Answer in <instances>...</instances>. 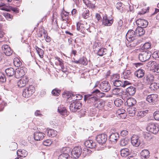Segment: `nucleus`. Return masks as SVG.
Here are the masks:
<instances>
[{"label":"nucleus","instance_id":"f257e3e1","mask_svg":"<svg viewBox=\"0 0 159 159\" xmlns=\"http://www.w3.org/2000/svg\"><path fill=\"white\" fill-rule=\"evenodd\" d=\"M35 88L32 85L27 87L23 91L22 95L26 98L30 97L35 91Z\"/></svg>","mask_w":159,"mask_h":159},{"label":"nucleus","instance_id":"f03ea898","mask_svg":"<svg viewBox=\"0 0 159 159\" xmlns=\"http://www.w3.org/2000/svg\"><path fill=\"white\" fill-rule=\"evenodd\" d=\"M81 103L79 101L75 100L70 104L69 107L70 109L72 112H75L81 108Z\"/></svg>","mask_w":159,"mask_h":159},{"label":"nucleus","instance_id":"7ed1b4c3","mask_svg":"<svg viewBox=\"0 0 159 159\" xmlns=\"http://www.w3.org/2000/svg\"><path fill=\"white\" fill-rule=\"evenodd\" d=\"M151 55L152 53L148 50L142 52L139 55V59L141 61H145L150 58Z\"/></svg>","mask_w":159,"mask_h":159},{"label":"nucleus","instance_id":"20e7f679","mask_svg":"<svg viewBox=\"0 0 159 159\" xmlns=\"http://www.w3.org/2000/svg\"><path fill=\"white\" fill-rule=\"evenodd\" d=\"M99 88L102 91L106 92L111 89V87L108 81H104L100 83Z\"/></svg>","mask_w":159,"mask_h":159},{"label":"nucleus","instance_id":"39448f33","mask_svg":"<svg viewBox=\"0 0 159 159\" xmlns=\"http://www.w3.org/2000/svg\"><path fill=\"white\" fill-rule=\"evenodd\" d=\"M112 82L114 85L116 87L121 86L125 87L126 86L130 84V83L127 81H124L123 82L119 80H112Z\"/></svg>","mask_w":159,"mask_h":159},{"label":"nucleus","instance_id":"423d86ee","mask_svg":"<svg viewBox=\"0 0 159 159\" xmlns=\"http://www.w3.org/2000/svg\"><path fill=\"white\" fill-rule=\"evenodd\" d=\"M28 78L26 76H25L22 77L17 81V85L18 87L22 88L25 86L28 83Z\"/></svg>","mask_w":159,"mask_h":159},{"label":"nucleus","instance_id":"0eeeda50","mask_svg":"<svg viewBox=\"0 0 159 159\" xmlns=\"http://www.w3.org/2000/svg\"><path fill=\"white\" fill-rule=\"evenodd\" d=\"M82 152V149L80 146H77L74 148L71 152V154L75 158L79 157Z\"/></svg>","mask_w":159,"mask_h":159},{"label":"nucleus","instance_id":"6e6552de","mask_svg":"<svg viewBox=\"0 0 159 159\" xmlns=\"http://www.w3.org/2000/svg\"><path fill=\"white\" fill-rule=\"evenodd\" d=\"M126 37L128 41L132 42L135 39V32L133 30H129L126 34Z\"/></svg>","mask_w":159,"mask_h":159},{"label":"nucleus","instance_id":"1a4fd4ad","mask_svg":"<svg viewBox=\"0 0 159 159\" xmlns=\"http://www.w3.org/2000/svg\"><path fill=\"white\" fill-rule=\"evenodd\" d=\"M147 129L148 131L154 134H157L158 131V127L154 123L149 124Z\"/></svg>","mask_w":159,"mask_h":159},{"label":"nucleus","instance_id":"9d476101","mask_svg":"<svg viewBox=\"0 0 159 159\" xmlns=\"http://www.w3.org/2000/svg\"><path fill=\"white\" fill-rule=\"evenodd\" d=\"M131 142L133 146L135 147L139 146L141 143L140 138L136 135H133L131 138Z\"/></svg>","mask_w":159,"mask_h":159},{"label":"nucleus","instance_id":"9b49d317","mask_svg":"<svg viewBox=\"0 0 159 159\" xmlns=\"http://www.w3.org/2000/svg\"><path fill=\"white\" fill-rule=\"evenodd\" d=\"M154 79V76L152 74H148L143 79V82L146 84H150L152 82Z\"/></svg>","mask_w":159,"mask_h":159},{"label":"nucleus","instance_id":"f8f14e48","mask_svg":"<svg viewBox=\"0 0 159 159\" xmlns=\"http://www.w3.org/2000/svg\"><path fill=\"white\" fill-rule=\"evenodd\" d=\"M2 49L5 54L8 56H11L13 52V51L10 47L7 45H3L2 46Z\"/></svg>","mask_w":159,"mask_h":159},{"label":"nucleus","instance_id":"ddd939ff","mask_svg":"<svg viewBox=\"0 0 159 159\" xmlns=\"http://www.w3.org/2000/svg\"><path fill=\"white\" fill-rule=\"evenodd\" d=\"M107 138V136L105 134H101L98 135L96 137L97 141L99 144H102L106 142Z\"/></svg>","mask_w":159,"mask_h":159},{"label":"nucleus","instance_id":"4468645a","mask_svg":"<svg viewBox=\"0 0 159 159\" xmlns=\"http://www.w3.org/2000/svg\"><path fill=\"white\" fill-rule=\"evenodd\" d=\"M158 95L157 94H152L148 95L146 98V100L149 103H155L157 100Z\"/></svg>","mask_w":159,"mask_h":159},{"label":"nucleus","instance_id":"2eb2a0df","mask_svg":"<svg viewBox=\"0 0 159 159\" xmlns=\"http://www.w3.org/2000/svg\"><path fill=\"white\" fill-rule=\"evenodd\" d=\"M136 22L139 27L143 28L146 27L148 26V23L147 20L141 19L137 20Z\"/></svg>","mask_w":159,"mask_h":159},{"label":"nucleus","instance_id":"dca6fc26","mask_svg":"<svg viewBox=\"0 0 159 159\" xmlns=\"http://www.w3.org/2000/svg\"><path fill=\"white\" fill-rule=\"evenodd\" d=\"M45 134L39 131H37L34 133V139L37 141H40L42 140L44 138Z\"/></svg>","mask_w":159,"mask_h":159},{"label":"nucleus","instance_id":"f3484780","mask_svg":"<svg viewBox=\"0 0 159 159\" xmlns=\"http://www.w3.org/2000/svg\"><path fill=\"white\" fill-rule=\"evenodd\" d=\"M113 22L112 19H108L106 15H105L103 16L102 24L104 25L110 26L113 23Z\"/></svg>","mask_w":159,"mask_h":159},{"label":"nucleus","instance_id":"a211bd4d","mask_svg":"<svg viewBox=\"0 0 159 159\" xmlns=\"http://www.w3.org/2000/svg\"><path fill=\"white\" fill-rule=\"evenodd\" d=\"M85 146L87 147L90 148H94L96 147L95 142L92 140H89L86 141L84 143Z\"/></svg>","mask_w":159,"mask_h":159},{"label":"nucleus","instance_id":"6ab92c4d","mask_svg":"<svg viewBox=\"0 0 159 159\" xmlns=\"http://www.w3.org/2000/svg\"><path fill=\"white\" fill-rule=\"evenodd\" d=\"M119 139V135L118 133H115L111 134L110 136V140L113 143L116 142L117 140Z\"/></svg>","mask_w":159,"mask_h":159},{"label":"nucleus","instance_id":"aec40b11","mask_svg":"<svg viewBox=\"0 0 159 159\" xmlns=\"http://www.w3.org/2000/svg\"><path fill=\"white\" fill-rule=\"evenodd\" d=\"M140 155L143 159L148 158L150 157V152L148 150L144 149L141 151Z\"/></svg>","mask_w":159,"mask_h":159},{"label":"nucleus","instance_id":"412c9836","mask_svg":"<svg viewBox=\"0 0 159 159\" xmlns=\"http://www.w3.org/2000/svg\"><path fill=\"white\" fill-rule=\"evenodd\" d=\"M58 111L60 114L63 116H66L68 114V112L67 110L65 108L63 107H59L58 108Z\"/></svg>","mask_w":159,"mask_h":159},{"label":"nucleus","instance_id":"4be33fe9","mask_svg":"<svg viewBox=\"0 0 159 159\" xmlns=\"http://www.w3.org/2000/svg\"><path fill=\"white\" fill-rule=\"evenodd\" d=\"M25 72L23 67L18 69L15 72L16 76L22 77L25 75Z\"/></svg>","mask_w":159,"mask_h":159},{"label":"nucleus","instance_id":"5701e85b","mask_svg":"<svg viewBox=\"0 0 159 159\" xmlns=\"http://www.w3.org/2000/svg\"><path fill=\"white\" fill-rule=\"evenodd\" d=\"M145 71L143 69H139L136 71L135 73V75L138 78H141L144 75Z\"/></svg>","mask_w":159,"mask_h":159},{"label":"nucleus","instance_id":"b1692460","mask_svg":"<svg viewBox=\"0 0 159 159\" xmlns=\"http://www.w3.org/2000/svg\"><path fill=\"white\" fill-rule=\"evenodd\" d=\"M136 111V108L134 107H130L127 109V113L130 116H134Z\"/></svg>","mask_w":159,"mask_h":159},{"label":"nucleus","instance_id":"393cba45","mask_svg":"<svg viewBox=\"0 0 159 159\" xmlns=\"http://www.w3.org/2000/svg\"><path fill=\"white\" fill-rule=\"evenodd\" d=\"M47 134L48 135L49 137H55L57 134V133L55 130L50 129L47 130Z\"/></svg>","mask_w":159,"mask_h":159},{"label":"nucleus","instance_id":"a878e982","mask_svg":"<svg viewBox=\"0 0 159 159\" xmlns=\"http://www.w3.org/2000/svg\"><path fill=\"white\" fill-rule=\"evenodd\" d=\"M55 58V60L57 61H56V64L57 65L59 64L61 69L63 70L64 69L65 67L64 65L63 61L58 57H56Z\"/></svg>","mask_w":159,"mask_h":159},{"label":"nucleus","instance_id":"bb28decb","mask_svg":"<svg viewBox=\"0 0 159 159\" xmlns=\"http://www.w3.org/2000/svg\"><path fill=\"white\" fill-rule=\"evenodd\" d=\"M27 154V152L25 150L19 149L17 152V155L20 157H25Z\"/></svg>","mask_w":159,"mask_h":159},{"label":"nucleus","instance_id":"cd10ccee","mask_svg":"<svg viewBox=\"0 0 159 159\" xmlns=\"http://www.w3.org/2000/svg\"><path fill=\"white\" fill-rule=\"evenodd\" d=\"M5 72L8 76H12L14 75H15V70L12 68L11 67L5 70Z\"/></svg>","mask_w":159,"mask_h":159},{"label":"nucleus","instance_id":"c85d7f7f","mask_svg":"<svg viewBox=\"0 0 159 159\" xmlns=\"http://www.w3.org/2000/svg\"><path fill=\"white\" fill-rule=\"evenodd\" d=\"M131 71L129 70H126L123 72L122 77L125 79H129L132 76Z\"/></svg>","mask_w":159,"mask_h":159},{"label":"nucleus","instance_id":"c756f323","mask_svg":"<svg viewBox=\"0 0 159 159\" xmlns=\"http://www.w3.org/2000/svg\"><path fill=\"white\" fill-rule=\"evenodd\" d=\"M135 32L137 35L141 36L144 34L145 31L143 28L138 26L136 29Z\"/></svg>","mask_w":159,"mask_h":159},{"label":"nucleus","instance_id":"7c9ffc66","mask_svg":"<svg viewBox=\"0 0 159 159\" xmlns=\"http://www.w3.org/2000/svg\"><path fill=\"white\" fill-rule=\"evenodd\" d=\"M136 102L134 98H130L127 99L126 101V104L129 107L134 105L136 103Z\"/></svg>","mask_w":159,"mask_h":159},{"label":"nucleus","instance_id":"2f4dec72","mask_svg":"<svg viewBox=\"0 0 159 159\" xmlns=\"http://www.w3.org/2000/svg\"><path fill=\"white\" fill-rule=\"evenodd\" d=\"M126 91L129 95H133L135 94L136 92V89L133 86H130L127 88Z\"/></svg>","mask_w":159,"mask_h":159},{"label":"nucleus","instance_id":"473e14b6","mask_svg":"<svg viewBox=\"0 0 159 159\" xmlns=\"http://www.w3.org/2000/svg\"><path fill=\"white\" fill-rule=\"evenodd\" d=\"M148 111L147 110L141 111L138 112L137 114V118L138 119H140L141 118L145 116L147 113Z\"/></svg>","mask_w":159,"mask_h":159},{"label":"nucleus","instance_id":"72a5a7b5","mask_svg":"<svg viewBox=\"0 0 159 159\" xmlns=\"http://www.w3.org/2000/svg\"><path fill=\"white\" fill-rule=\"evenodd\" d=\"M121 156L123 157H126L129 154V150L127 148L123 149L120 151Z\"/></svg>","mask_w":159,"mask_h":159},{"label":"nucleus","instance_id":"f704fd0d","mask_svg":"<svg viewBox=\"0 0 159 159\" xmlns=\"http://www.w3.org/2000/svg\"><path fill=\"white\" fill-rule=\"evenodd\" d=\"M69 15V13L66 11L62 12L61 13V17L63 20L67 22L68 19Z\"/></svg>","mask_w":159,"mask_h":159},{"label":"nucleus","instance_id":"c9c22d12","mask_svg":"<svg viewBox=\"0 0 159 159\" xmlns=\"http://www.w3.org/2000/svg\"><path fill=\"white\" fill-rule=\"evenodd\" d=\"M125 110L123 109H119L117 111L116 114L118 115H123L124 116H120V117L122 119H124L126 116V114L125 113Z\"/></svg>","mask_w":159,"mask_h":159},{"label":"nucleus","instance_id":"e433bc0d","mask_svg":"<svg viewBox=\"0 0 159 159\" xmlns=\"http://www.w3.org/2000/svg\"><path fill=\"white\" fill-rule=\"evenodd\" d=\"M13 63L15 66L16 67H19L22 65V62L17 57H15L13 60Z\"/></svg>","mask_w":159,"mask_h":159},{"label":"nucleus","instance_id":"4c0bfd02","mask_svg":"<svg viewBox=\"0 0 159 159\" xmlns=\"http://www.w3.org/2000/svg\"><path fill=\"white\" fill-rule=\"evenodd\" d=\"M58 159H72V158L68 153H64L59 155Z\"/></svg>","mask_w":159,"mask_h":159},{"label":"nucleus","instance_id":"58836bf2","mask_svg":"<svg viewBox=\"0 0 159 159\" xmlns=\"http://www.w3.org/2000/svg\"><path fill=\"white\" fill-rule=\"evenodd\" d=\"M84 100L86 101L87 100L92 102L94 101L95 100V98L92 95H84Z\"/></svg>","mask_w":159,"mask_h":159},{"label":"nucleus","instance_id":"ea45409f","mask_svg":"<svg viewBox=\"0 0 159 159\" xmlns=\"http://www.w3.org/2000/svg\"><path fill=\"white\" fill-rule=\"evenodd\" d=\"M0 9L6 11L9 10L8 7L6 6L3 2V0H0Z\"/></svg>","mask_w":159,"mask_h":159},{"label":"nucleus","instance_id":"a19ab883","mask_svg":"<svg viewBox=\"0 0 159 159\" xmlns=\"http://www.w3.org/2000/svg\"><path fill=\"white\" fill-rule=\"evenodd\" d=\"M159 88V83H153L151 84L150 88L152 90H157Z\"/></svg>","mask_w":159,"mask_h":159},{"label":"nucleus","instance_id":"79ce46f5","mask_svg":"<svg viewBox=\"0 0 159 159\" xmlns=\"http://www.w3.org/2000/svg\"><path fill=\"white\" fill-rule=\"evenodd\" d=\"M76 25L77 30H78L80 31L82 33L84 32V29L83 24H81L79 22H78L76 24Z\"/></svg>","mask_w":159,"mask_h":159},{"label":"nucleus","instance_id":"37998d69","mask_svg":"<svg viewBox=\"0 0 159 159\" xmlns=\"http://www.w3.org/2000/svg\"><path fill=\"white\" fill-rule=\"evenodd\" d=\"M36 51L39 55V57L41 58H42L43 57L44 52L43 50L39 48L38 47H36Z\"/></svg>","mask_w":159,"mask_h":159},{"label":"nucleus","instance_id":"c03bdc74","mask_svg":"<svg viewBox=\"0 0 159 159\" xmlns=\"http://www.w3.org/2000/svg\"><path fill=\"white\" fill-rule=\"evenodd\" d=\"M89 11L88 10L85 9L83 10L82 16L84 19H86L88 18L89 17Z\"/></svg>","mask_w":159,"mask_h":159},{"label":"nucleus","instance_id":"a18cd8bd","mask_svg":"<svg viewBox=\"0 0 159 159\" xmlns=\"http://www.w3.org/2000/svg\"><path fill=\"white\" fill-rule=\"evenodd\" d=\"M107 51V49L101 48L98 50L97 52V54L100 56H102L106 54V52Z\"/></svg>","mask_w":159,"mask_h":159},{"label":"nucleus","instance_id":"49530a36","mask_svg":"<svg viewBox=\"0 0 159 159\" xmlns=\"http://www.w3.org/2000/svg\"><path fill=\"white\" fill-rule=\"evenodd\" d=\"M114 103L116 106L119 107L123 103V102L121 99L119 98H117L114 101Z\"/></svg>","mask_w":159,"mask_h":159},{"label":"nucleus","instance_id":"de8ad7c7","mask_svg":"<svg viewBox=\"0 0 159 159\" xmlns=\"http://www.w3.org/2000/svg\"><path fill=\"white\" fill-rule=\"evenodd\" d=\"M152 65L151 66H152V68H154V71L157 73H159V65H156L155 62H152Z\"/></svg>","mask_w":159,"mask_h":159},{"label":"nucleus","instance_id":"09e8293b","mask_svg":"<svg viewBox=\"0 0 159 159\" xmlns=\"http://www.w3.org/2000/svg\"><path fill=\"white\" fill-rule=\"evenodd\" d=\"M151 46V44L149 42L145 43L143 44L142 47V49L143 50H147L150 48Z\"/></svg>","mask_w":159,"mask_h":159},{"label":"nucleus","instance_id":"8fccbe9b","mask_svg":"<svg viewBox=\"0 0 159 159\" xmlns=\"http://www.w3.org/2000/svg\"><path fill=\"white\" fill-rule=\"evenodd\" d=\"M120 93V89L119 88H115L112 90V93L114 95H119Z\"/></svg>","mask_w":159,"mask_h":159},{"label":"nucleus","instance_id":"3c124183","mask_svg":"<svg viewBox=\"0 0 159 159\" xmlns=\"http://www.w3.org/2000/svg\"><path fill=\"white\" fill-rule=\"evenodd\" d=\"M144 137L148 140H150L152 139V136L149 133L146 132L144 134Z\"/></svg>","mask_w":159,"mask_h":159},{"label":"nucleus","instance_id":"603ef678","mask_svg":"<svg viewBox=\"0 0 159 159\" xmlns=\"http://www.w3.org/2000/svg\"><path fill=\"white\" fill-rule=\"evenodd\" d=\"M4 15L6 19L8 20H11L12 19V16L8 13H4Z\"/></svg>","mask_w":159,"mask_h":159},{"label":"nucleus","instance_id":"864d4df0","mask_svg":"<svg viewBox=\"0 0 159 159\" xmlns=\"http://www.w3.org/2000/svg\"><path fill=\"white\" fill-rule=\"evenodd\" d=\"M123 24V21L121 20H119L117 23V29L118 30H120Z\"/></svg>","mask_w":159,"mask_h":159},{"label":"nucleus","instance_id":"5fc2aeb1","mask_svg":"<svg viewBox=\"0 0 159 159\" xmlns=\"http://www.w3.org/2000/svg\"><path fill=\"white\" fill-rule=\"evenodd\" d=\"M61 91L59 90L54 89L52 90V93L54 96H58L59 95V93Z\"/></svg>","mask_w":159,"mask_h":159},{"label":"nucleus","instance_id":"6e6d98bb","mask_svg":"<svg viewBox=\"0 0 159 159\" xmlns=\"http://www.w3.org/2000/svg\"><path fill=\"white\" fill-rule=\"evenodd\" d=\"M149 7H147V9L145 8H143L142 9L141 11L139 12L138 13L139 15H142L145 14L146 12H147L148 11Z\"/></svg>","mask_w":159,"mask_h":159},{"label":"nucleus","instance_id":"4d7b16f0","mask_svg":"<svg viewBox=\"0 0 159 159\" xmlns=\"http://www.w3.org/2000/svg\"><path fill=\"white\" fill-rule=\"evenodd\" d=\"M6 79L5 75L2 73H0V81L4 82L6 81Z\"/></svg>","mask_w":159,"mask_h":159},{"label":"nucleus","instance_id":"13d9d810","mask_svg":"<svg viewBox=\"0 0 159 159\" xmlns=\"http://www.w3.org/2000/svg\"><path fill=\"white\" fill-rule=\"evenodd\" d=\"M111 78L112 80H117L120 79V76L118 74H114L111 77Z\"/></svg>","mask_w":159,"mask_h":159},{"label":"nucleus","instance_id":"bf43d9fd","mask_svg":"<svg viewBox=\"0 0 159 159\" xmlns=\"http://www.w3.org/2000/svg\"><path fill=\"white\" fill-rule=\"evenodd\" d=\"M122 4L121 2H119L117 3L116 5V8L120 11L123 10V7H122Z\"/></svg>","mask_w":159,"mask_h":159},{"label":"nucleus","instance_id":"052dcab7","mask_svg":"<svg viewBox=\"0 0 159 159\" xmlns=\"http://www.w3.org/2000/svg\"><path fill=\"white\" fill-rule=\"evenodd\" d=\"M52 141L50 139H47L43 142V143L44 145L46 146H48L52 143Z\"/></svg>","mask_w":159,"mask_h":159},{"label":"nucleus","instance_id":"680f3d73","mask_svg":"<svg viewBox=\"0 0 159 159\" xmlns=\"http://www.w3.org/2000/svg\"><path fill=\"white\" fill-rule=\"evenodd\" d=\"M154 117L156 120L159 121V111H156L154 112Z\"/></svg>","mask_w":159,"mask_h":159},{"label":"nucleus","instance_id":"e2e57ef3","mask_svg":"<svg viewBox=\"0 0 159 159\" xmlns=\"http://www.w3.org/2000/svg\"><path fill=\"white\" fill-rule=\"evenodd\" d=\"M80 64H82L84 65H86L87 63L86 61V59L84 57L81 58L79 59Z\"/></svg>","mask_w":159,"mask_h":159},{"label":"nucleus","instance_id":"0e129e2a","mask_svg":"<svg viewBox=\"0 0 159 159\" xmlns=\"http://www.w3.org/2000/svg\"><path fill=\"white\" fill-rule=\"evenodd\" d=\"M43 34H44V37L46 42H50L51 40L50 37L48 36L47 34L45 32H43Z\"/></svg>","mask_w":159,"mask_h":159},{"label":"nucleus","instance_id":"69168bd1","mask_svg":"<svg viewBox=\"0 0 159 159\" xmlns=\"http://www.w3.org/2000/svg\"><path fill=\"white\" fill-rule=\"evenodd\" d=\"M8 8L9 9V10L8 11H10V9H11L12 11L16 13H18L19 12V9L16 7H10L9 8L8 7Z\"/></svg>","mask_w":159,"mask_h":159},{"label":"nucleus","instance_id":"338daca9","mask_svg":"<svg viewBox=\"0 0 159 159\" xmlns=\"http://www.w3.org/2000/svg\"><path fill=\"white\" fill-rule=\"evenodd\" d=\"M85 0H84V2L85 4L89 8H93L94 7V5L93 4H91L90 3L89 1H88V2H84Z\"/></svg>","mask_w":159,"mask_h":159},{"label":"nucleus","instance_id":"774afa93","mask_svg":"<svg viewBox=\"0 0 159 159\" xmlns=\"http://www.w3.org/2000/svg\"><path fill=\"white\" fill-rule=\"evenodd\" d=\"M127 141L125 139H122L120 141V145L122 146H125L127 144Z\"/></svg>","mask_w":159,"mask_h":159}]
</instances>
